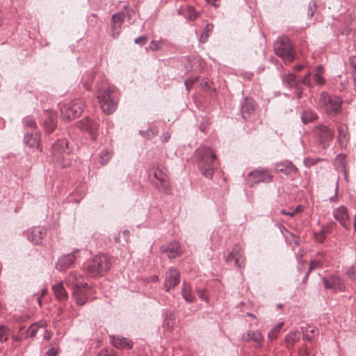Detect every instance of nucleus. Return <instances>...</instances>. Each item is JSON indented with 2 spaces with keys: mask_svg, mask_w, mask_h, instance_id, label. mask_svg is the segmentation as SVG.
<instances>
[{
  "mask_svg": "<svg viewBox=\"0 0 356 356\" xmlns=\"http://www.w3.org/2000/svg\"><path fill=\"white\" fill-rule=\"evenodd\" d=\"M337 193H338V181H337V183H336L335 194H334V195L333 197L330 198L331 202L335 201L337 200Z\"/></svg>",
  "mask_w": 356,
  "mask_h": 356,
  "instance_id": "obj_57",
  "label": "nucleus"
},
{
  "mask_svg": "<svg viewBox=\"0 0 356 356\" xmlns=\"http://www.w3.org/2000/svg\"><path fill=\"white\" fill-rule=\"evenodd\" d=\"M97 356H116L112 350H102Z\"/></svg>",
  "mask_w": 356,
  "mask_h": 356,
  "instance_id": "obj_48",
  "label": "nucleus"
},
{
  "mask_svg": "<svg viewBox=\"0 0 356 356\" xmlns=\"http://www.w3.org/2000/svg\"><path fill=\"white\" fill-rule=\"evenodd\" d=\"M44 126L47 131L50 133L53 131L54 127H56V123L52 118H50L49 122H46L44 123Z\"/></svg>",
  "mask_w": 356,
  "mask_h": 356,
  "instance_id": "obj_46",
  "label": "nucleus"
},
{
  "mask_svg": "<svg viewBox=\"0 0 356 356\" xmlns=\"http://www.w3.org/2000/svg\"><path fill=\"white\" fill-rule=\"evenodd\" d=\"M316 118L317 115L310 110L303 111L301 115V120L304 124L310 123Z\"/></svg>",
  "mask_w": 356,
  "mask_h": 356,
  "instance_id": "obj_31",
  "label": "nucleus"
},
{
  "mask_svg": "<svg viewBox=\"0 0 356 356\" xmlns=\"http://www.w3.org/2000/svg\"><path fill=\"white\" fill-rule=\"evenodd\" d=\"M3 15L2 12L0 10V26L3 24Z\"/></svg>",
  "mask_w": 356,
  "mask_h": 356,
  "instance_id": "obj_64",
  "label": "nucleus"
},
{
  "mask_svg": "<svg viewBox=\"0 0 356 356\" xmlns=\"http://www.w3.org/2000/svg\"><path fill=\"white\" fill-rule=\"evenodd\" d=\"M112 154L113 152L108 149L103 150L99 155L100 162L102 163V164L106 163L111 158Z\"/></svg>",
  "mask_w": 356,
  "mask_h": 356,
  "instance_id": "obj_38",
  "label": "nucleus"
},
{
  "mask_svg": "<svg viewBox=\"0 0 356 356\" xmlns=\"http://www.w3.org/2000/svg\"><path fill=\"white\" fill-rule=\"evenodd\" d=\"M274 49L276 55L285 63H291L294 60L293 47L287 37L279 38L274 44Z\"/></svg>",
  "mask_w": 356,
  "mask_h": 356,
  "instance_id": "obj_4",
  "label": "nucleus"
},
{
  "mask_svg": "<svg viewBox=\"0 0 356 356\" xmlns=\"http://www.w3.org/2000/svg\"><path fill=\"white\" fill-rule=\"evenodd\" d=\"M295 95H296V97L298 98V99H300L301 97H302V92L301 91H296L295 92Z\"/></svg>",
  "mask_w": 356,
  "mask_h": 356,
  "instance_id": "obj_63",
  "label": "nucleus"
},
{
  "mask_svg": "<svg viewBox=\"0 0 356 356\" xmlns=\"http://www.w3.org/2000/svg\"><path fill=\"white\" fill-rule=\"evenodd\" d=\"M88 286L79 287L73 289V296L75 298L77 305L82 306L87 300L86 289Z\"/></svg>",
  "mask_w": 356,
  "mask_h": 356,
  "instance_id": "obj_24",
  "label": "nucleus"
},
{
  "mask_svg": "<svg viewBox=\"0 0 356 356\" xmlns=\"http://www.w3.org/2000/svg\"><path fill=\"white\" fill-rule=\"evenodd\" d=\"M9 334V328L4 325L0 324V342H6L8 339Z\"/></svg>",
  "mask_w": 356,
  "mask_h": 356,
  "instance_id": "obj_35",
  "label": "nucleus"
},
{
  "mask_svg": "<svg viewBox=\"0 0 356 356\" xmlns=\"http://www.w3.org/2000/svg\"><path fill=\"white\" fill-rule=\"evenodd\" d=\"M316 2L314 1H311L309 3L308 8H307V15H308V17H312L314 15V12L316 11Z\"/></svg>",
  "mask_w": 356,
  "mask_h": 356,
  "instance_id": "obj_43",
  "label": "nucleus"
},
{
  "mask_svg": "<svg viewBox=\"0 0 356 356\" xmlns=\"http://www.w3.org/2000/svg\"><path fill=\"white\" fill-rule=\"evenodd\" d=\"M350 67L351 68V77L355 86H356V56H352L349 58Z\"/></svg>",
  "mask_w": 356,
  "mask_h": 356,
  "instance_id": "obj_34",
  "label": "nucleus"
},
{
  "mask_svg": "<svg viewBox=\"0 0 356 356\" xmlns=\"http://www.w3.org/2000/svg\"><path fill=\"white\" fill-rule=\"evenodd\" d=\"M60 113L63 119L72 120L79 116L83 111L84 103L82 99H76L60 104Z\"/></svg>",
  "mask_w": 356,
  "mask_h": 356,
  "instance_id": "obj_5",
  "label": "nucleus"
},
{
  "mask_svg": "<svg viewBox=\"0 0 356 356\" xmlns=\"http://www.w3.org/2000/svg\"><path fill=\"white\" fill-rule=\"evenodd\" d=\"M263 336L259 331H250L247 333V339L254 341L257 346H260L263 341Z\"/></svg>",
  "mask_w": 356,
  "mask_h": 356,
  "instance_id": "obj_29",
  "label": "nucleus"
},
{
  "mask_svg": "<svg viewBox=\"0 0 356 356\" xmlns=\"http://www.w3.org/2000/svg\"><path fill=\"white\" fill-rule=\"evenodd\" d=\"M334 218L346 229L350 227V220L348 217L347 209L341 206L333 211Z\"/></svg>",
  "mask_w": 356,
  "mask_h": 356,
  "instance_id": "obj_17",
  "label": "nucleus"
},
{
  "mask_svg": "<svg viewBox=\"0 0 356 356\" xmlns=\"http://www.w3.org/2000/svg\"><path fill=\"white\" fill-rule=\"evenodd\" d=\"M346 275L353 283L356 284V271L353 267H350L346 272Z\"/></svg>",
  "mask_w": 356,
  "mask_h": 356,
  "instance_id": "obj_42",
  "label": "nucleus"
},
{
  "mask_svg": "<svg viewBox=\"0 0 356 356\" xmlns=\"http://www.w3.org/2000/svg\"><path fill=\"white\" fill-rule=\"evenodd\" d=\"M323 286L325 289H330L334 293L343 292L346 290L343 281L336 275H330L322 279Z\"/></svg>",
  "mask_w": 356,
  "mask_h": 356,
  "instance_id": "obj_10",
  "label": "nucleus"
},
{
  "mask_svg": "<svg viewBox=\"0 0 356 356\" xmlns=\"http://www.w3.org/2000/svg\"><path fill=\"white\" fill-rule=\"evenodd\" d=\"M76 124L80 129L88 131L93 140L96 138L98 129V124L96 122L89 118H86Z\"/></svg>",
  "mask_w": 356,
  "mask_h": 356,
  "instance_id": "obj_14",
  "label": "nucleus"
},
{
  "mask_svg": "<svg viewBox=\"0 0 356 356\" xmlns=\"http://www.w3.org/2000/svg\"><path fill=\"white\" fill-rule=\"evenodd\" d=\"M147 41V38L146 36L142 35L135 39L134 42L136 44L143 45L145 44Z\"/></svg>",
  "mask_w": 356,
  "mask_h": 356,
  "instance_id": "obj_53",
  "label": "nucleus"
},
{
  "mask_svg": "<svg viewBox=\"0 0 356 356\" xmlns=\"http://www.w3.org/2000/svg\"><path fill=\"white\" fill-rule=\"evenodd\" d=\"M342 100L337 96H330L323 92L321 93L319 99V104L324 106L327 112L332 111L334 113H338L341 108Z\"/></svg>",
  "mask_w": 356,
  "mask_h": 356,
  "instance_id": "obj_8",
  "label": "nucleus"
},
{
  "mask_svg": "<svg viewBox=\"0 0 356 356\" xmlns=\"http://www.w3.org/2000/svg\"><path fill=\"white\" fill-rule=\"evenodd\" d=\"M24 124L29 127L31 129H35L36 128V123L35 120L30 116H26L23 119Z\"/></svg>",
  "mask_w": 356,
  "mask_h": 356,
  "instance_id": "obj_40",
  "label": "nucleus"
},
{
  "mask_svg": "<svg viewBox=\"0 0 356 356\" xmlns=\"http://www.w3.org/2000/svg\"><path fill=\"white\" fill-rule=\"evenodd\" d=\"M45 323L44 321H39L38 323L32 324L26 332V337H34L39 328L44 327Z\"/></svg>",
  "mask_w": 356,
  "mask_h": 356,
  "instance_id": "obj_30",
  "label": "nucleus"
},
{
  "mask_svg": "<svg viewBox=\"0 0 356 356\" xmlns=\"http://www.w3.org/2000/svg\"><path fill=\"white\" fill-rule=\"evenodd\" d=\"M40 136L37 131H32L31 134L26 133L24 135V143L30 148H40Z\"/></svg>",
  "mask_w": 356,
  "mask_h": 356,
  "instance_id": "obj_22",
  "label": "nucleus"
},
{
  "mask_svg": "<svg viewBox=\"0 0 356 356\" xmlns=\"http://www.w3.org/2000/svg\"><path fill=\"white\" fill-rule=\"evenodd\" d=\"M303 339L311 341L316 335L318 334L317 328L312 326L301 327Z\"/></svg>",
  "mask_w": 356,
  "mask_h": 356,
  "instance_id": "obj_28",
  "label": "nucleus"
},
{
  "mask_svg": "<svg viewBox=\"0 0 356 356\" xmlns=\"http://www.w3.org/2000/svg\"><path fill=\"white\" fill-rule=\"evenodd\" d=\"M113 345L117 348L131 349L133 343L127 338L120 336H110Z\"/></svg>",
  "mask_w": 356,
  "mask_h": 356,
  "instance_id": "obj_23",
  "label": "nucleus"
},
{
  "mask_svg": "<svg viewBox=\"0 0 356 356\" xmlns=\"http://www.w3.org/2000/svg\"><path fill=\"white\" fill-rule=\"evenodd\" d=\"M148 173L150 179L153 177L160 183L161 189L164 193H168L170 191L169 177L163 166L154 163L149 167Z\"/></svg>",
  "mask_w": 356,
  "mask_h": 356,
  "instance_id": "obj_6",
  "label": "nucleus"
},
{
  "mask_svg": "<svg viewBox=\"0 0 356 356\" xmlns=\"http://www.w3.org/2000/svg\"><path fill=\"white\" fill-rule=\"evenodd\" d=\"M333 225V223L327 225V226L322 227L321 231L326 236L327 234L331 233Z\"/></svg>",
  "mask_w": 356,
  "mask_h": 356,
  "instance_id": "obj_54",
  "label": "nucleus"
},
{
  "mask_svg": "<svg viewBox=\"0 0 356 356\" xmlns=\"http://www.w3.org/2000/svg\"><path fill=\"white\" fill-rule=\"evenodd\" d=\"M174 324H175L174 320L169 318L168 316L164 319V325L167 326L168 329L172 328V326L174 325Z\"/></svg>",
  "mask_w": 356,
  "mask_h": 356,
  "instance_id": "obj_52",
  "label": "nucleus"
},
{
  "mask_svg": "<svg viewBox=\"0 0 356 356\" xmlns=\"http://www.w3.org/2000/svg\"><path fill=\"white\" fill-rule=\"evenodd\" d=\"M197 165L202 175L207 179L213 177L216 169V155L209 147L204 146L199 147L195 151Z\"/></svg>",
  "mask_w": 356,
  "mask_h": 356,
  "instance_id": "obj_1",
  "label": "nucleus"
},
{
  "mask_svg": "<svg viewBox=\"0 0 356 356\" xmlns=\"http://www.w3.org/2000/svg\"><path fill=\"white\" fill-rule=\"evenodd\" d=\"M284 84L289 88H296L300 81L293 73H288L282 76Z\"/></svg>",
  "mask_w": 356,
  "mask_h": 356,
  "instance_id": "obj_27",
  "label": "nucleus"
},
{
  "mask_svg": "<svg viewBox=\"0 0 356 356\" xmlns=\"http://www.w3.org/2000/svg\"><path fill=\"white\" fill-rule=\"evenodd\" d=\"M170 136L168 133H165L163 135V142H167L169 138H170Z\"/></svg>",
  "mask_w": 356,
  "mask_h": 356,
  "instance_id": "obj_60",
  "label": "nucleus"
},
{
  "mask_svg": "<svg viewBox=\"0 0 356 356\" xmlns=\"http://www.w3.org/2000/svg\"><path fill=\"white\" fill-rule=\"evenodd\" d=\"M310 76H311V72H309L302 79V82L308 86H312Z\"/></svg>",
  "mask_w": 356,
  "mask_h": 356,
  "instance_id": "obj_49",
  "label": "nucleus"
},
{
  "mask_svg": "<svg viewBox=\"0 0 356 356\" xmlns=\"http://www.w3.org/2000/svg\"><path fill=\"white\" fill-rule=\"evenodd\" d=\"M161 250L165 253L169 259H175L180 254V245L174 241L166 246L163 245Z\"/></svg>",
  "mask_w": 356,
  "mask_h": 356,
  "instance_id": "obj_20",
  "label": "nucleus"
},
{
  "mask_svg": "<svg viewBox=\"0 0 356 356\" xmlns=\"http://www.w3.org/2000/svg\"><path fill=\"white\" fill-rule=\"evenodd\" d=\"M70 149L67 139H58L52 146V155L56 161L63 168L69 166L71 163L70 157Z\"/></svg>",
  "mask_w": 356,
  "mask_h": 356,
  "instance_id": "obj_3",
  "label": "nucleus"
},
{
  "mask_svg": "<svg viewBox=\"0 0 356 356\" xmlns=\"http://www.w3.org/2000/svg\"><path fill=\"white\" fill-rule=\"evenodd\" d=\"M339 140L340 143H345L348 140L347 129L345 126L341 125L338 127Z\"/></svg>",
  "mask_w": 356,
  "mask_h": 356,
  "instance_id": "obj_37",
  "label": "nucleus"
},
{
  "mask_svg": "<svg viewBox=\"0 0 356 356\" xmlns=\"http://www.w3.org/2000/svg\"><path fill=\"white\" fill-rule=\"evenodd\" d=\"M114 90L113 87H109L105 90L99 91L97 95L101 108L106 114L113 113L117 106V101L113 97Z\"/></svg>",
  "mask_w": 356,
  "mask_h": 356,
  "instance_id": "obj_7",
  "label": "nucleus"
},
{
  "mask_svg": "<svg viewBox=\"0 0 356 356\" xmlns=\"http://www.w3.org/2000/svg\"><path fill=\"white\" fill-rule=\"evenodd\" d=\"M78 250H74L70 254H65L58 259L56 263V268L59 271H65L70 268L75 262Z\"/></svg>",
  "mask_w": 356,
  "mask_h": 356,
  "instance_id": "obj_15",
  "label": "nucleus"
},
{
  "mask_svg": "<svg viewBox=\"0 0 356 356\" xmlns=\"http://www.w3.org/2000/svg\"><path fill=\"white\" fill-rule=\"evenodd\" d=\"M51 339V334L47 330H45L44 334V339L45 340H49Z\"/></svg>",
  "mask_w": 356,
  "mask_h": 356,
  "instance_id": "obj_58",
  "label": "nucleus"
},
{
  "mask_svg": "<svg viewBox=\"0 0 356 356\" xmlns=\"http://www.w3.org/2000/svg\"><path fill=\"white\" fill-rule=\"evenodd\" d=\"M314 237L317 241L322 243L326 236L321 231H320L319 232L314 233Z\"/></svg>",
  "mask_w": 356,
  "mask_h": 356,
  "instance_id": "obj_50",
  "label": "nucleus"
},
{
  "mask_svg": "<svg viewBox=\"0 0 356 356\" xmlns=\"http://www.w3.org/2000/svg\"><path fill=\"white\" fill-rule=\"evenodd\" d=\"M254 111L253 102L248 99H245L241 106V111L244 119L248 118Z\"/></svg>",
  "mask_w": 356,
  "mask_h": 356,
  "instance_id": "obj_26",
  "label": "nucleus"
},
{
  "mask_svg": "<svg viewBox=\"0 0 356 356\" xmlns=\"http://www.w3.org/2000/svg\"><path fill=\"white\" fill-rule=\"evenodd\" d=\"M314 131L317 140L323 148L330 145L334 135L333 131L328 127L317 125Z\"/></svg>",
  "mask_w": 356,
  "mask_h": 356,
  "instance_id": "obj_9",
  "label": "nucleus"
},
{
  "mask_svg": "<svg viewBox=\"0 0 356 356\" xmlns=\"http://www.w3.org/2000/svg\"><path fill=\"white\" fill-rule=\"evenodd\" d=\"M210 26H211L210 24H207V26H205L204 30V33L201 35V36L200 38V41L201 42L204 43L207 40V38L209 37L208 33L211 30V27Z\"/></svg>",
  "mask_w": 356,
  "mask_h": 356,
  "instance_id": "obj_44",
  "label": "nucleus"
},
{
  "mask_svg": "<svg viewBox=\"0 0 356 356\" xmlns=\"http://www.w3.org/2000/svg\"><path fill=\"white\" fill-rule=\"evenodd\" d=\"M52 291L56 298L59 301H65L67 299V293L65 291L62 282L53 285Z\"/></svg>",
  "mask_w": 356,
  "mask_h": 356,
  "instance_id": "obj_25",
  "label": "nucleus"
},
{
  "mask_svg": "<svg viewBox=\"0 0 356 356\" xmlns=\"http://www.w3.org/2000/svg\"><path fill=\"white\" fill-rule=\"evenodd\" d=\"M179 272L174 268H170L165 273L164 287L166 291L175 287L179 283Z\"/></svg>",
  "mask_w": 356,
  "mask_h": 356,
  "instance_id": "obj_13",
  "label": "nucleus"
},
{
  "mask_svg": "<svg viewBox=\"0 0 356 356\" xmlns=\"http://www.w3.org/2000/svg\"><path fill=\"white\" fill-rule=\"evenodd\" d=\"M199 296H200V298L202 300H207L206 296H205V295H204V293L202 291H199Z\"/></svg>",
  "mask_w": 356,
  "mask_h": 356,
  "instance_id": "obj_61",
  "label": "nucleus"
},
{
  "mask_svg": "<svg viewBox=\"0 0 356 356\" xmlns=\"http://www.w3.org/2000/svg\"><path fill=\"white\" fill-rule=\"evenodd\" d=\"M46 235V229L41 227H35L30 232L28 238L30 241L35 245L41 244Z\"/></svg>",
  "mask_w": 356,
  "mask_h": 356,
  "instance_id": "obj_19",
  "label": "nucleus"
},
{
  "mask_svg": "<svg viewBox=\"0 0 356 356\" xmlns=\"http://www.w3.org/2000/svg\"><path fill=\"white\" fill-rule=\"evenodd\" d=\"M314 79L316 83L318 85H323L325 83L324 79L322 76V74H321L320 72H315Z\"/></svg>",
  "mask_w": 356,
  "mask_h": 356,
  "instance_id": "obj_47",
  "label": "nucleus"
},
{
  "mask_svg": "<svg viewBox=\"0 0 356 356\" xmlns=\"http://www.w3.org/2000/svg\"><path fill=\"white\" fill-rule=\"evenodd\" d=\"M181 294L185 300L188 302H193L195 300V297L191 292L189 286H188L185 283L183 285Z\"/></svg>",
  "mask_w": 356,
  "mask_h": 356,
  "instance_id": "obj_32",
  "label": "nucleus"
},
{
  "mask_svg": "<svg viewBox=\"0 0 356 356\" xmlns=\"http://www.w3.org/2000/svg\"><path fill=\"white\" fill-rule=\"evenodd\" d=\"M124 13L120 12L112 17V35L115 37L119 35L121 26L124 22Z\"/></svg>",
  "mask_w": 356,
  "mask_h": 356,
  "instance_id": "obj_21",
  "label": "nucleus"
},
{
  "mask_svg": "<svg viewBox=\"0 0 356 356\" xmlns=\"http://www.w3.org/2000/svg\"><path fill=\"white\" fill-rule=\"evenodd\" d=\"M303 210V208L301 205H298L296 207V209L291 211V212H288L287 213V215L289 216H293L296 213H300V212H302Z\"/></svg>",
  "mask_w": 356,
  "mask_h": 356,
  "instance_id": "obj_55",
  "label": "nucleus"
},
{
  "mask_svg": "<svg viewBox=\"0 0 356 356\" xmlns=\"http://www.w3.org/2000/svg\"><path fill=\"white\" fill-rule=\"evenodd\" d=\"M196 81H197L196 77H191V78L187 79L184 81V85L186 86V88L188 92H189L191 88L196 82Z\"/></svg>",
  "mask_w": 356,
  "mask_h": 356,
  "instance_id": "obj_45",
  "label": "nucleus"
},
{
  "mask_svg": "<svg viewBox=\"0 0 356 356\" xmlns=\"http://www.w3.org/2000/svg\"><path fill=\"white\" fill-rule=\"evenodd\" d=\"M248 177L252 179V183L250 184L252 186L254 184L259 182L268 183L273 179V175L267 169H257L248 174Z\"/></svg>",
  "mask_w": 356,
  "mask_h": 356,
  "instance_id": "obj_11",
  "label": "nucleus"
},
{
  "mask_svg": "<svg viewBox=\"0 0 356 356\" xmlns=\"http://www.w3.org/2000/svg\"><path fill=\"white\" fill-rule=\"evenodd\" d=\"M45 293H46V289L42 290V296L40 297H38V302L40 305H41V298L42 296H44L45 294Z\"/></svg>",
  "mask_w": 356,
  "mask_h": 356,
  "instance_id": "obj_62",
  "label": "nucleus"
},
{
  "mask_svg": "<svg viewBox=\"0 0 356 356\" xmlns=\"http://www.w3.org/2000/svg\"><path fill=\"white\" fill-rule=\"evenodd\" d=\"M275 170L277 172H282L286 175H290L296 174L298 170L291 161L285 160L275 163Z\"/></svg>",
  "mask_w": 356,
  "mask_h": 356,
  "instance_id": "obj_18",
  "label": "nucleus"
},
{
  "mask_svg": "<svg viewBox=\"0 0 356 356\" xmlns=\"http://www.w3.org/2000/svg\"><path fill=\"white\" fill-rule=\"evenodd\" d=\"M315 71H316V72H320L321 74H322V73H323V66H322V65H320L316 66V68H315Z\"/></svg>",
  "mask_w": 356,
  "mask_h": 356,
  "instance_id": "obj_59",
  "label": "nucleus"
},
{
  "mask_svg": "<svg viewBox=\"0 0 356 356\" xmlns=\"http://www.w3.org/2000/svg\"><path fill=\"white\" fill-rule=\"evenodd\" d=\"M111 266V261L106 254H97L88 261L87 271L93 277L103 276Z\"/></svg>",
  "mask_w": 356,
  "mask_h": 356,
  "instance_id": "obj_2",
  "label": "nucleus"
},
{
  "mask_svg": "<svg viewBox=\"0 0 356 356\" xmlns=\"http://www.w3.org/2000/svg\"><path fill=\"white\" fill-rule=\"evenodd\" d=\"M161 48V44L159 41L152 40L149 45V49L152 51L157 50Z\"/></svg>",
  "mask_w": 356,
  "mask_h": 356,
  "instance_id": "obj_51",
  "label": "nucleus"
},
{
  "mask_svg": "<svg viewBox=\"0 0 356 356\" xmlns=\"http://www.w3.org/2000/svg\"><path fill=\"white\" fill-rule=\"evenodd\" d=\"M58 350L54 347L51 348L49 350L47 351V356H56L57 355Z\"/></svg>",
  "mask_w": 356,
  "mask_h": 356,
  "instance_id": "obj_56",
  "label": "nucleus"
},
{
  "mask_svg": "<svg viewBox=\"0 0 356 356\" xmlns=\"http://www.w3.org/2000/svg\"><path fill=\"white\" fill-rule=\"evenodd\" d=\"M65 283L72 289L79 287L87 286V283L84 282L82 275L77 271H72L65 280Z\"/></svg>",
  "mask_w": 356,
  "mask_h": 356,
  "instance_id": "obj_16",
  "label": "nucleus"
},
{
  "mask_svg": "<svg viewBox=\"0 0 356 356\" xmlns=\"http://www.w3.org/2000/svg\"><path fill=\"white\" fill-rule=\"evenodd\" d=\"M323 266V263L321 260L314 259L310 261L309 270L307 273L306 277H307L312 269L320 268Z\"/></svg>",
  "mask_w": 356,
  "mask_h": 356,
  "instance_id": "obj_41",
  "label": "nucleus"
},
{
  "mask_svg": "<svg viewBox=\"0 0 356 356\" xmlns=\"http://www.w3.org/2000/svg\"><path fill=\"white\" fill-rule=\"evenodd\" d=\"M200 15V13L195 10L193 6H189L187 9L186 17L191 21H194Z\"/></svg>",
  "mask_w": 356,
  "mask_h": 356,
  "instance_id": "obj_39",
  "label": "nucleus"
},
{
  "mask_svg": "<svg viewBox=\"0 0 356 356\" xmlns=\"http://www.w3.org/2000/svg\"><path fill=\"white\" fill-rule=\"evenodd\" d=\"M226 261L230 262L234 261V265L238 268H243L245 266V259L242 254V248L240 245H235L227 257Z\"/></svg>",
  "mask_w": 356,
  "mask_h": 356,
  "instance_id": "obj_12",
  "label": "nucleus"
},
{
  "mask_svg": "<svg viewBox=\"0 0 356 356\" xmlns=\"http://www.w3.org/2000/svg\"><path fill=\"white\" fill-rule=\"evenodd\" d=\"M299 339L300 332L298 331H291L289 333V334L286 335L285 341L289 345L293 346Z\"/></svg>",
  "mask_w": 356,
  "mask_h": 356,
  "instance_id": "obj_33",
  "label": "nucleus"
},
{
  "mask_svg": "<svg viewBox=\"0 0 356 356\" xmlns=\"http://www.w3.org/2000/svg\"><path fill=\"white\" fill-rule=\"evenodd\" d=\"M283 325L282 323H280L277 325H276L268 333V339L270 340H274L277 337V335Z\"/></svg>",
  "mask_w": 356,
  "mask_h": 356,
  "instance_id": "obj_36",
  "label": "nucleus"
}]
</instances>
